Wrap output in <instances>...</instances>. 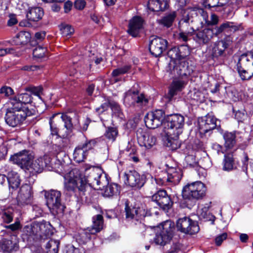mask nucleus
Listing matches in <instances>:
<instances>
[{"mask_svg":"<svg viewBox=\"0 0 253 253\" xmlns=\"http://www.w3.org/2000/svg\"><path fill=\"white\" fill-rule=\"evenodd\" d=\"M64 187L68 192L75 193L77 190L84 194L87 185L94 189H101L108 184V178L100 167H86L84 173L74 169L65 175Z\"/></svg>","mask_w":253,"mask_h":253,"instance_id":"1","label":"nucleus"},{"mask_svg":"<svg viewBox=\"0 0 253 253\" xmlns=\"http://www.w3.org/2000/svg\"><path fill=\"white\" fill-rule=\"evenodd\" d=\"M169 57L171 59L169 64V71L172 77H187L192 72L188 63L184 59V55L179 53L177 47H173L168 52Z\"/></svg>","mask_w":253,"mask_h":253,"instance_id":"2","label":"nucleus"},{"mask_svg":"<svg viewBox=\"0 0 253 253\" xmlns=\"http://www.w3.org/2000/svg\"><path fill=\"white\" fill-rule=\"evenodd\" d=\"M228 29L230 31L235 32L238 30L239 27L233 22H226L213 28H206L194 30V40L200 44H206L209 43L213 37L218 36Z\"/></svg>","mask_w":253,"mask_h":253,"instance_id":"3","label":"nucleus"},{"mask_svg":"<svg viewBox=\"0 0 253 253\" xmlns=\"http://www.w3.org/2000/svg\"><path fill=\"white\" fill-rule=\"evenodd\" d=\"M32 115L28 108L23 109L12 105H9L5 116L6 123L10 126L15 127L21 125L28 116Z\"/></svg>","mask_w":253,"mask_h":253,"instance_id":"4","label":"nucleus"},{"mask_svg":"<svg viewBox=\"0 0 253 253\" xmlns=\"http://www.w3.org/2000/svg\"><path fill=\"white\" fill-rule=\"evenodd\" d=\"M148 102L147 95L132 88L125 92L124 95V104L127 107L141 109L146 107Z\"/></svg>","mask_w":253,"mask_h":253,"instance_id":"5","label":"nucleus"},{"mask_svg":"<svg viewBox=\"0 0 253 253\" xmlns=\"http://www.w3.org/2000/svg\"><path fill=\"white\" fill-rule=\"evenodd\" d=\"M174 230V224L170 220L162 223L157 228L154 243L163 246L168 244L173 237Z\"/></svg>","mask_w":253,"mask_h":253,"instance_id":"6","label":"nucleus"},{"mask_svg":"<svg viewBox=\"0 0 253 253\" xmlns=\"http://www.w3.org/2000/svg\"><path fill=\"white\" fill-rule=\"evenodd\" d=\"M206 187L200 181L187 184L183 188L182 196L185 199L190 200H199L206 194Z\"/></svg>","mask_w":253,"mask_h":253,"instance_id":"7","label":"nucleus"},{"mask_svg":"<svg viewBox=\"0 0 253 253\" xmlns=\"http://www.w3.org/2000/svg\"><path fill=\"white\" fill-rule=\"evenodd\" d=\"M184 125V118L180 114L171 115L168 120L163 125V131L165 135H171L175 132L181 134Z\"/></svg>","mask_w":253,"mask_h":253,"instance_id":"8","label":"nucleus"},{"mask_svg":"<svg viewBox=\"0 0 253 253\" xmlns=\"http://www.w3.org/2000/svg\"><path fill=\"white\" fill-rule=\"evenodd\" d=\"M61 192L58 190H50L45 192L46 205L53 215L63 213L65 208L61 203Z\"/></svg>","mask_w":253,"mask_h":253,"instance_id":"9","label":"nucleus"},{"mask_svg":"<svg viewBox=\"0 0 253 253\" xmlns=\"http://www.w3.org/2000/svg\"><path fill=\"white\" fill-rule=\"evenodd\" d=\"M123 180L126 185L136 188H141L146 182L145 175H140L135 170H128L123 174Z\"/></svg>","mask_w":253,"mask_h":253,"instance_id":"10","label":"nucleus"},{"mask_svg":"<svg viewBox=\"0 0 253 253\" xmlns=\"http://www.w3.org/2000/svg\"><path fill=\"white\" fill-rule=\"evenodd\" d=\"M165 117V114L162 110H156L148 112L144 118L146 126L149 128H156L163 125Z\"/></svg>","mask_w":253,"mask_h":253,"instance_id":"11","label":"nucleus"},{"mask_svg":"<svg viewBox=\"0 0 253 253\" xmlns=\"http://www.w3.org/2000/svg\"><path fill=\"white\" fill-rule=\"evenodd\" d=\"M126 216L127 219H134L137 221L142 219L146 216L150 215L146 206L144 204L135 205L132 208L126 205L125 208Z\"/></svg>","mask_w":253,"mask_h":253,"instance_id":"12","label":"nucleus"},{"mask_svg":"<svg viewBox=\"0 0 253 253\" xmlns=\"http://www.w3.org/2000/svg\"><path fill=\"white\" fill-rule=\"evenodd\" d=\"M176 226L180 232L191 235L197 233L200 229L197 222L188 217L179 218L177 221Z\"/></svg>","mask_w":253,"mask_h":253,"instance_id":"13","label":"nucleus"},{"mask_svg":"<svg viewBox=\"0 0 253 253\" xmlns=\"http://www.w3.org/2000/svg\"><path fill=\"white\" fill-rule=\"evenodd\" d=\"M220 121L214 116L208 114L199 120V128L200 133L206 134L220 126Z\"/></svg>","mask_w":253,"mask_h":253,"instance_id":"14","label":"nucleus"},{"mask_svg":"<svg viewBox=\"0 0 253 253\" xmlns=\"http://www.w3.org/2000/svg\"><path fill=\"white\" fill-rule=\"evenodd\" d=\"M33 158L29 151L24 150L11 156L9 161L26 170Z\"/></svg>","mask_w":253,"mask_h":253,"instance_id":"15","label":"nucleus"},{"mask_svg":"<svg viewBox=\"0 0 253 253\" xmlns=\"http://www.w3.org/2000/svg\"><path fill=\"white\" fill-rule=\"evenodd\" d=\"M167 45V40L159 37L154 38L149 44L150 51L155 57H158L166 50Z\"/></svg>","mask_w":253,"mask_h":253,"instance_id":"16","label":"nucleus"},{"mask_svg":"<svg viewBox=\"0 0 253 253\" xmlns=\"http://www.w3.org/2000/svg\"><path fill=\"white\" fill-rule=\"evenodd\" d=\"M152 200L164 210L169 209L172 205L170 197L164 190H159L154 194L152 196Z\"/></svg>","mask_w":253,"mask_h":253,"instance_id":"17","label":"nucleus"},{"mask_svg":"<svg viewBox=\"0 0 253 253\" xmlns=\"http://www.w3.org/2000/svg\"><path fill=\"white\" fill-rule=\"evenodd\" d=\"M231 42L230 38L226 37L224 39L217 41L213 44L211 54L213 58H218L224 54L225 49Z\"/></svg>","mask_w":253,"mask_h":253,"instance_id":"18","label":"nucleus"},{"mask_svg":"<svg viewBox=\"0 0 253 253\" xmlns=\"http://www.w3.org/2000/svg\"><path fill=\"white\" fill-rule=\"evenodd\" d=\"M32 97L31 95L28 93H22L18 94L10 99L9 105L18 107L22 109L24 108H28L25 105L32 102Z\"/></svg>","mask_w":253,"mask_h":253,"instance_id":"19","label":"nucleus"},{"mask_svg":"<svg viewBox=\"0 0 253 253\" xmlns=\"http://www.w3.org/2000/svg\"><path fill=\"white\" fill-rule=\"evenodd\" d=\"M189 18H183L179 21V28L181 31L179 34V39L184 42H186L188 40V37L193 34L194 29L193 27H189Z\"/></svg>","mask_w":253,"mask_h":253,"instance_id":"20","label":"nucleus"},{"mask_svg":"<svg viewBox=\"0 0 253 253\" xmlns=\"http://www.w3.org/2000/svg\"><path fill=\"white\" fill-rule=\"evenodd\" d=\"M143 20L139 16L133 17L130 21L128 33L133 37H137L143 28Z\"/></svg>","mask_w":253,"mask_h":253,"instance_id":"21","label":"nucleus"},{"mask_svg":"<svg viewBox=\"0 0 253 253\" xmlns=\"http://www.w3.org/2000/svg\"><path fill=\"white\" fill-rule=\"evenodd\" d=\"M32 188L29 184L23 185L17 196V201L20 204H29L31 203L32 198Z\"/></svg>","mask_w":253,"mask_h":253,"instance_id":"22","label":"nucleus"},{"mask_svg":"<svg viewBox=\"0 0 253 253\" xmlns=\"http://www.w3.org/2000/svg\"><path fill=\"white\" fill-rule=\"evenodd\" d=\"M156 137L149 133L144 132L137 135V141L139 145L146 149H150L156 142Z\"/></svg>","mask_w":253,"mask_h":253,"instance_id":"23","label":"nucleus"},{"mask_svg":"<svg viewBox=\"0 0 253 253\" xmlns=\"http://www.w3.org/2000/svg\"><path fill=\"white\" fill-rule=\"evenodd\" d=\"M167 181L171 185L177 184L180 181L182 173L180 169L174 167H168L167 169Z\"/></svg>","mask_w":253,"mask_h":253,"instance_id":"24","label":"nucleus"},{"mask_svg":"<svg viewBox=\"0 0 253 253\" xmlns=\"http://www.w3.org/2000/svg\"><path fill=\"white\" fill-rule=\"evenodd\" d=\"M61 118L64 123V127L60 129V133L63 138H69L72 135L73 125L71 118L66 114L61 116Z\"/></svg>","mask_w":253,"mask_h":253,"instance_id":"25","label":"nucleus"},{"mask_svg":"<svg viewBox=\"0 0 253 253\" xmlns=\"http://www.w3.org/2000/svg\"><path fill=\"white\" fill-rule=\"evenodd\" d=\"M169 0H150L148 2V8L152 11L164 10L167 8Z\"/></svg>","mask_w":253,"mask_h":253,"instance_id":"26","label":"nucleus"},{"mask_svg":"<svg viewBox=\"0 0 253 253\" xmlns=\"http://www.w3.org/2000/svg\"><path fill=\"white\" fill-rule=\"evenodd\" d=\"M43 14V10L41 7H32L28 8L26 16L29 20L36 22L41 20Z\"/></svg>","mask_w":253,"mask_h":253,"instance_id":"27","label":"nucleus"},{"mask_svg":"<svg viewBox=\"0 0 253 253\" xmlns=\"http://www.w3.org/2000/svg\"><path fill=\"white\" fill-rule=\"evenodd\" d=\"M237 63L246 69L253 71V53L242 54L238 57Z\"/></svg>","mask_w":253,"mask_h":253,"instance_id":"28","label":"nucleus"},{"mask_svg":"<svg viewBox=\"0 0 253 253\" xmlns=\"http://www.w3.org/2000/svg\"><path fill=\"white\" fill-rule=\"evenodd\" d=\"M36 224L38 235L42 237L43 235L47 236L52 234V226L49 222L43 221L41 222H36Z\"/></svg>","mask_w":253,"mask_h":253,"instance_id":"29","label":"nucleus"},{"mask_svg":"<svg viewBox=\"0 0 253 253\" xmlns=\"http://www.w3.org/2000/svg\"><path fill=\"white\" fill-rule=\"evenodd\" d=\"M185 85V83L182 80L173 81L169 87L168 94L169 99H171L178 92L181 91Z\"/></svg>","mask_w":253,"mask_h":253,"instance_id":"30","label":"nucleus"},{"mask_svg":"<svg viewBox=\"0 0 253 253\" xmlns=\"http://www.w3.org/2000/svg\"><path fill=\"white\" fill-rule=\"evenodd\" d=\"M101 190L103 191V194L104 197H110L117 195L120 193L119 186L115 183H109L102 188Z\"/></svg>","mask_w":253,"mask_h":253,"instance_id":"31","label":"nucleus"},{"mask_svg":"<svg viewBox=\"0 0 253 253\" xmlns=\"http://www.w3.org/2000/svg\"><path fill=\"white\" fill-rule=\"evenodd\" d=\"M187 98L191 101V104L202 103L204 101L205 96L203 93L196 89L190 90L187 94Z\"/></svg>","mask_w":253,"mask_h":253,"instance_id":"32","label":"nucleus"},{"mask_svg":"<svg viewBox=\"0 0 253 253\" xmlns=\"http://www.w3.org/2000/svg\"><path fill=\"white\" fill-rule=\"evenodd\" d=\"M103 226V216L101 214L94 215L92 217V224L90 228L92 234H96L100 232Z\"/></svg>","mask_w":253,"mask_h":253,"instance_id":"33","label":"nucleus"},{"mask_svg":"<svg viewBox=\"0 0 253 253\" xmlns=\"http://www.w3.org/2000/svg\"><path fill=\"white\" fill-rule=\"evenodd\" d=\"M42 164V160L39 158L32 163L30 162L26 170L33 174L40 173L43 169Z\"/></svg>","mask_w":253,"mask_h":253,"instance_id":"34","label":"nucleus"},{"mask_svg":"<svg viewBox=\"0 0 253 253\" xmlns=\"http://www.w3.org/2000/svg\"><path fill=\"white\" fill-rule=\"evenodd\" d=\"M91 229L88 227L87 229L80 231L76 236V240L80 244H84L88 242L91 235H93Z\"/></svg>","mask_w":253,"mask_h":253,"instance_id":"35","label":"nucleus"},{"mask_svg":"<svg viewBox=\"0 0 253 253\" xmlns=\"http://www.w3.org/2000/svg\"><path fill=\"white\" fill-rule=\"evenodd\" d=\"M7 181L12 189H16L20 184V179L18 174L14 171H9L7 176Z\"/></svg>","mask_w":253,"mask_h":253,"instance_id":"36","label":"nucleus"},{"mask_svg":"<svg viewBox=\"0 0 253 253\" xmlns=\"http://www.w3.org/2000/svg\"><path fill=\"white\" fill-rule=\"evenodd\" d=\"M176 133L174 132L173 134L166 135L167 136L168 142L167 145L172 150L177 149L179 148L181 145L179 141V135Z\"/></svg>","mask_w":253,"mask_h":253,"instance_id":"37","label":"nucleus"},{"mask_svg":"<svg viewBox=\"0 0 253 253\" xmlns=\"http://www.w3.org/2000/svg\"><path fill=\"white\" fill-rule=\"evenodd\" d=\"M176 17V14L175 11L172 12L166 15L161 19L158 20V23L163 26L169 28L171 27Z\"/></svg>","mask_w":253,"mask_h":253,"instance_id":"38","label":"nucleus"},{"mask_svg":"<svg viewBox=\"0 0 253 253\" xmlns=\"http://www.w3.org/2000/svg\"><path fill=\"white\" fill-rule=\"evenodd\" d=\"M14 210L12 208L3 210L0 213V219L3 223H10L13 220Z\"/></svg>","mask_w":253,"mask_h":253,"instance_id":"39","label":"nucleus"},{"mask_svg":"<svg viewBox=\"0 0 253 253\" xmlns=\"http://www.w3.org/2000/svg\"><path fill=\"white\" fill-rule=\"evenodd\" d=\"M87 154L86 151L80 145L76 147L74 151V159L75 161L80 163L84 161Z\"/></svg>","mask_w":253,"mask_h":253,"instance_id":"40","label":"nucleus"},{"mask_svg":"<svg viewBox=\"0 0 253 253\" xmlns=\"http://www.w3.org/2000/svg\"><path fill=\"white\" fill-rule=\"evenodd\" d=\"M236 66L238 74L242 80H250L253 76V71L246 69L238 63Z\"/></svg>","mask_w":253,"mask_h":253,"instance_id":"41","label":"nucleus"},{"mask_svg":"<svg viewBox=\"0 0 253 253\" xmlns=\"http://www.w3.org/2000/svg\"><path fill=\"white\" fill-rule=\"evenodd\" d=\"M222 169L224 171H230L234 168V160L231 154H227L224 155Z\"/></svg>","mask_w":253,"mask_h":253,"instance_id":"42","label":"nucleus"},{"mask_svg":"<svg viewBox=\"0 0 253 253\" xmlns=\"http://www.w3.org/2000/svg\"><path fill=\"white\" fill-rule=\"evenodd\" d=\"M0 247L2 251L5 253H11L17 249L16 243H13L12 241L7 239L2 240Z\"/></svg>","mask_w":253,"mask_h":253,"instance_id":"43","label":"nucleus"},{"mask_svg":"<svg viewBox=\"0 0 253 253\" xmlns=\"http://www.w3.org/2000/svg\"><path fill=\"white\" fill-rule=\"evenodd\" d=\"M224 145L227 149H231L236 143L235 133L226 132L223 134Z\"/></svg>","mask_w":253,"mask_h":253,"instance_id":"44","label":"nucleus"},{"mask_svg":"<svg viewBox=\"0 0 253 253\" xmlns=\"http://www.w3.org/2000/svg\"><path fill=\"white\" fill-rule=\"evenodd\" d=\"M29 41L28 33L20 32L14 37L13 42L16 45L25 44Z\"/></svg>","mask_w":253,"mask_h":253,"instance_id":"45","label":"nucleus"},{"mask_svg":"<svg viewBox=\"0 0 253 253\" xmlns=\"http://www.w3.org/2000/svg\"><path fill=\"white\" fill-rule=\"evenodd\" d=\"M40 159L42 160L43 168H46L49 170H53L56 168L52 162L55 159L51 158L50 156L45 155L43 157H40Z\"/></svg>","mask_w":253,"mask_h":253,"instance_id":"46","label":"nucleus"},{"mask_svg":"<svg viewBox=\"0 0 253 253\" xmlns=\"http://www.w3.org/2000/svg\"><path fill=\"white\" fill-rule=\"evenodd\" d=\"M59 242L57 240H50L46 244L48 253H58Z\"/></svg>","mask_w":253,"mask_h":253,"instance_id":"47","label":"nucleus"},{"mask_svg":"<svg viewBox=\"0 0 253 253\" xmlns=\"http://www.w3.org/2000/svg\"><path fill=\"white\" fill-rule=\"evenodd\" d=\"M36 222L32 223L30 225H26L23 229V232L28 236H32L33 235H38V231L36 228Z\"/></svg>","mask_w":253,"mask_h":253,"instance_id":"48","label":"nucleus"},{"mask_svg":"<svg viewBox=\"0 0 253 253\" xmlns=\"http://www.w3.org/2000/svg\"><path fill=\"white\" fill-rule=\"evenodd\" d=\"M33 54L36 58H42L47 56V49L46 48L38 46L33 50Z\"/></svg>","mask_w":253,"mask_h":253,"instance_id":"49","label":"nucleus"},{"mask_svg":"<svg viewBox=\"0 0 253 253\" xmlns=\"http://www.w3.org/2000/svg\"><path fill=\"white\" fill-rule=\"evenodd\" d=\"M109 106L111 107L113 114L120 118H123V114L119 104L114 101L109 102Z\"/></svg>","mask_w":253,"mask_h":253,"instance_id":"50","label":"nucleus"},{"mask_svg":"<svg viewBox=\"0 0 253 253\" xmlns=\"http://www.w3.org/2000/svg\"><path fill=\"white\" fill-rule=\"evenodd\" d=\"M118 134V131L117 128L114 127H108L105 133V136L109 140L114 141Z\"/></svg>","mask_w":253,"mask_h":253,"instance_id":"51","label":"nucleus"},{"mask_svg":"<svg viewBox=\"0 0 253 253\" xmlns=\"http://www.w3.org/2000/svg\"><path fill=\"white\" fill-rule=\"evenodd\" d=\"M60 30L63 36L71 35L74 32V29L71 26L65 24H62L60 26Z\"/></svg>","mask_w":253,"mask_h":253,"instance_id":"52","label":"nucleus"},{"mask_svg":"<svg viewBox=\"0 0 253 253\" xmlns=\"http://www.w3.org/2000/svg\"><path fill=\"white\" fill-rule=\"evenodd\" d=\"M6 229L10 230L12 232H16L22 228V225L19 218H16L14 223L3 226Z\"/></svg>","mask_w":253,"mask_h":253,"instance_id":"53","label":"nucleus"},{"mask_svg":"<svg viewBox=\"0 0 253 253\" xmlns=\"http://www.w3.org/2000/svg\"><path fill=\"white\" fill-rule=\"evenodd\" d=\"M25 90L31 92L32 94L38 96L41 98L40 95L42 93L43 88L41 86L28 87L25 88Z\"/></svg>","mask_w":253,"mask_h":253,"instance_id":"54","label":"nucleus"},{"mask_svg":"<svg viewBox=\"0 0 253 253\" xmlns=\"http://www.w3.org/2000/svg\"><path fill=\"white\" fill-rule=\"evenodd\" d=\"M98 139H94L86 141L84 144L81 145L88 153V151L92 149L97 143Z\"/></svg>","mask_w":253,"mask_h":253,"instance_id":"55","label":"nucleus"},{"mask_svg":"<svg viewBox=\"0 0 253 253\" xmlns=\"http://www.w3.org/2000/svg\"><path fill=\"white\" fill-rule=\"evenodd\" d=\"M219 22L218 17L214 13H211L208 21H207V25L214 26L218 24Z\"/></svg>","mask_w":253,"mask_h":253,"instance_id":"56","label":"nucleus"},{"mask_svg":"<svg viewBox=\"0 0 253 253\" xmlns=\"http://www.w3.org/2000/svg\"><path fill=\"white\" fill-rule=\"evenodd\" d=\"M227 238V234L226 233H223L220 235H218L215 239V245L219 246L221 245L223 241L226 240Z\"/></svg>","mask_w":253,"mask_h":253,"instance_id":"57","label":"nucleus"},{"mask_svg":"<svg viewBox=\"0 0 253 253\" xmlns=\"http://www.w3.org/2000/svg\"><path fill=\"white\" fill-rule=\"evenodd\" d=\"M13 93V89L8 86H3L0 89V93L5 96H9Z\"/></svg>","mask_w":253,"mask_h":253,"instance_id":"58","label":"nucleus"},{"mask_svg":"<svg viewBox=\"0 0 253 253\" xmlns=\"http://www.w3.org/2000/svg\"><path fill=\"white\" fill-rule=\"evenodd\" d=\"M50 126L51 134L52 135H57L61 137H62V135L60 133V129H58L53 124V122L50 121L49 122Z\"/></svg>","mask_w":253,"mask_h":253,"instance_id":"59","label":"nucleus"},{"mask_svg":"<svg viewBox=\"0 0 253 253\" xmlns=\"http://www.w3.org/2000/svg\"><path fill=\"white\" fill-rule=\"evenodd\" d=\"M218 0H208L205 7L209 8H217L218 6Z\"/></svg>","mask_w":253,"mask_h":253,"instance_id":"60","label":"nucleus"},{"mask_svg":"<svg viewBox=\"0 0 253 253\" xmlns=\"http://www.w3.org/2000/svg\"><path fill=\"white\" fill-rule=\"evenodd\" d=\"M9 19L7 21V25L9 26H12L18 23V20L15 14H11L9 16Z\"/></svg>","mask_w":253,"mask_h":253,"instance_id":"61","label":"nucleus"},{"mask_svg":"<svg viewBox=\"0 0 253 253\" xmlns=\"http://www.w3.org/2000/svg\"><path fill=\"white\" fill-rule=\"evenodd\" d=\"M85 3V1L84 0H77L75 2L74 6L78 9L82 10L84 7Z\"/></svg>","mask_w":253,"mask_h":253,"instance_id":"62","label":"nucleus"},{"mask_svg":"<svg viewBox=\"0 0 253 253\" xmlns=\"http://www.w3.org/2000/svg\"><path fill=\"white\" fill-rule=\"evenodd\" d=\"M66 253H81L80 249L75 248L73 246L71 245L68 247Z\"/></svg>","mask_w":253,"mask_h":253,"instance_id":"63","label":"nucleus"},{"mask_svg":"<svg viewBox=\"0 0 253 253\" xmlns=\"http://www.w3.org/2000/svg\"><path fill=\"white\" fill-rule=\"evenodd\" d=\"M168 253H182L181 250L177 245H174Z\"/></svg>","mask_w":253,"mask_h":253,"instance_id":"64","label":"nucleus"}]
</instances>
